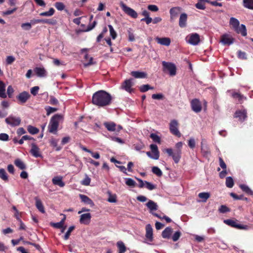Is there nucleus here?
I'll return each instance as SVG.
<instances>
[{"label": "nucleus", "mask_w": 253, "mask_h": 253, "mask_svg": "<svg viewBox=\"0 0 253 253\" xmlns=\"http://www.w3.org/2000/svg\"><path fill=\"white\" fill-rule=\"evenodd\" d=\"M0 97L2 98H5L7 97L5 93V85L1 81H0Z\"/></svg>", "instance_id": "nucleus-31"}, {"label": "nucleus", "mask_w": 253, "mask_h": 253, "mask_svg": "<svg viewBox=\"0 0 253 253\" xmlns=\"http://www.w3.org/2000/svg\"><path fill=\"white\" fill-rule=\"evenodd\" d=\"M152 153L150 152H147V155L151 159L154 160H158L159 158V151L158 150V146L156 144H152L150 146Z\"/></svg>", "instance_id": "nucleus-7"}, {"label": "nucleus", "mask_w": 253, "mask_h": 253, "mask_svg": "<svg viewBox=\"0 0 253 253\" xmlns=\"http://www.w3.org/2000/svg\"><path fill=\"white\" fill-rule=\"evenodd\" d=\"M226 186L228 188H232L234 186V181L233 178L230 177H227L226 178Z\"/></svg>", "instance_id": "nucleus-42"}, {"label": "nucleus", "mask_w": 253, "mask_h": 253, "mask_svg": "<svg viewBox=\"0 0 253 253\" xmlns=\"http://www.w3.org/2000/svg\"><path fill=\"white\" fill-rule=\"evenodd\" d=\"M104 125L109 131H114L116 130V125L114 122H106Z\"/></svg>", "instance_id": "nucleus-32"}, {"label": "nucleus", "mask_w": 253, "mask_h": 253, "mask_svg": "<svg viewBox=\"0 0 253 253\" xmlns=\"http://www.w3.org/2000/svg\"><path fill=\"white\" fill-rule=\"evenodd\" d=\"M108 27L109 28L110 36H111L113 39H115L117 37V34L115 31L114 30L113 26L111 25H108Z\"/></svg>", "instance_id": "nucleus-53"}, {"label": "nucleus", "mask_w": 253, "mask_h": 253, "mask_svg": "<svg viewBox=\"0 0 253 253\" xmlns=\"http://www.w3.org/2000/svg\"><path fill=\"white\" fill-rule=\"evenodd\" d=\"M80 197L82 202L84 203L89 205L91 206H93L94 205L93 201L86 195L80 194Z\"/></svg>", "instance_id": "nucleus-29"}, {"label": "nucleus", "mask_w": 253, "mask_h": 253, "mask_svg": "<svg viewBox=\"0 0 253 253\" xmlns=\"http://www.w3.org/2000/svg\"><path fill=\"white\" fill-rule=\"evenodd\" d=\"M195 6L197 8L201 10H204L206 8L205 3L202 2L201 1H199L197 3L195 4Z\"/></svg>", "instance_id": "nucleus-62"}, {"label": "nucleus", "mask_w": 253, "mask_h": 253, "mask_svg": "<svg viewBox=\"0 0 253 253\" xmlns=\"http://www.w3.org/2000/svg\"><path fill=\"white\" fill-rule=\"evenodd\" d=\"M57 23V21L54 19H42V23H46L51 25H55Z\"/></svg>", "instance_id": "nucleus-43"}, {"label": "nucleus", "mask_w": 253, "mask_h": 253, "mask_svg": "<svg viewBox=\"0 0 253 253\" xmlns=\"http://www.w3.org/2000/svg\"><path fill=\"white\" fill-rule=\"evenodd\" d=\"M62 179L63 177L61 176H54L52 179V182L54 185L63 187L65 186V183Z\"/></svg>", "instance_id": "nucleus-17"}, {"label": "nucleus", "mask_w": 253, "mask_h": 253, "mask_svg": "<svg viewBox=\"0 0 253 253\" xmlns=\"http://www.w3.org/2000/svg\"><path fill=\"white\" fill-rule=\"evenodd\" d=\"M120 6L122 8L123 10L130 17L136 18H137L138 15L137 12L133 10V9L128 7L126 6L124 3L121 2L120 3Z\"/></svg>", "instance_id": "nucleus-10"}, {"label": "nucleus", "mask_w": 253, "mask_h": 253, "mask_svg": "<svg viewBox=\"0 0 253 253\" xmlns=\"http://www.w3.org/2000/svg\"><path fill=\"white\" fill-rule=\"evenodd\" d=\"M40 88L38 86H35L32 87L30 89L31 93L34 96H36L39 91Z\"/></svg>", "instance_id": "nucleus-63"}, {"label": "nucleus", "mask_w": 253, "mask_h": 253, "mask_svg": "<svg viewBox=\"0 0 253 253\" xmlns=\"http://www.w3.org/2000/svg\"><path fill=\"white\" fill-rule=\"evenodd\" d=\"M233 42L234 39L229 35L224 34L221 37L220 42L223 45H230Z\"/></svg>", "instance_id": "nucleus-13"}, {"label": "nucleus", "mask_w": 253, "mask_h": 253, "mask_svg": "<svg viewBox=\"0 0 253 253\" xmlns=\"http://www.w3.org/2000/svg\"><path fill=\"white\" fill-rule=\"evenodd\" d=\"M112 101V96L107 91L100 90L93 94L92 103L99 107L109 105Z\"/></svg>", "instance_id": "nucleus-1"}, {"label": "nucleus", "mask_w": 253, "mask_h": 253, "mask_svg": "<svg viewBox=\"0 0 253 253\" xmlns=\"http://www.w3.org/2000/svg\"><path fill=\"white\" fill-rule=\"evenodd\" d=\"M224 222L229 226L239 229L248 230L250 228L249 226L239 224L236 221L232 219L224 220Z\"/></svg>", "instance_id": "nucleus-8"}, {"label": "nucleus", "mask_w": 253, "mask_h": 253, "mask_svg": "<svg viewBox=\"0 0 253 253\" xmlns=\"http://www.w3.org/2000/svg\"><path fill=\"white\" fill-rule=\"evenodd\" d=\"M243 5L246 8L253 9V0H243Z\"/></svg>", "instance_id": "nucleus-37"}, {"label": "nucleus", "mask_w": 253, "mask_h": 253, "mask_svg": "<svg viewBox=\"0 0 253 253\" xmlns=\"http://www.w3.org/2000/svg\"><path fill=\"white\" fill-rule=\"evenodd\" d=\"M55 10L53 8H50L48 11L43 12L40 13V15L42 16H51L54 13Z\"/></svg>", "instance_id": "nucleus-40"}, {"label": "nucleus", "mask_w": 253, "mask_h": 253, "mask_svg": "<svg viewBox=\"0 0 253 253\" xmlns=\"http://www.w3.org/2000/svg\"><path fill=\"white\" fill-rule=\"evenodd\" d=\"M117 247L119 249L118 253H125L126 250L125 244L122 241H118L117 243Z\"/></svg>", "instance_id": "nucleus-33"}, {"label": "nucleus", "mask_w": 253, "mask_h": 253, "mask_svg": "<svg viewBox=\"0 0 253 253\" xmlns=\"http://www.w3.org/2000/svg\"><path fill=\"white\" fill-rule=\"evenodd\" d=\"M229 23L234 29L238 27L240 24L239 20L234 17H231L230 18Z\"/></svg>", "instance_id": "nucleus-39"}, {"label": "nucleus", "mask_w": 253, "mask_h": 253, "mask_svg": "<svg viewBox=\"0 0 253 253\" xmlns=\"http://www.w3.org/2000/svg\"><path fill=\"white\" fill-rule=\"evenodd\" d=\"M130 74L132 76L136 79H144L147 78V74L144 72L132 71Z\"/></svg>", "instance_id": "nucleus-24"}, {"label": "nucleus", "mask_w": 253, "mask_h": 253, "mask_svg": "<svg viewBox=\"0 0 253 253\" xmlns=\"http://www.w3.org/2000/svg\"><path fill=\"white\" fill-rule=\"evenodd\" d=\"M163 70L164 72H168L171 76H174L176 73V67L174 64L166 61L162 62Z\"/></svg>", "instance_id": "nucleus-4"}, {"label": "nucleus", "mask_w": 253, "mask_h": 253, "mask_svg": "<svg viewBox=\"0 0 253 253\" xmlns=\"http://www.w3.org/2000/svg\"><path fill=\"white\" fill-rule=\"evenodd\" d=\"M50 143L52 146L56 148V151H59L61 149V147L57 146L58 140L55 139V138H52L50 140Z\"/></svg>", "instance_id": "nucleus-41"}, {"label": "nucleus", "mask_w": 253, "mask_h": 253, "mask_svg": "<svg viewBox=\"0 0 253 253\" xmlns=\"http://www.w3.org/2000/svg\"><path fill=\"white\" fill-rule=\"evenodd\" d=\"M191 106L192 110L195 113H198L202 110V105L200 100L197 98L191 100Z\"/></svg>", "instance_id": "nucleus-11"}, {"label": "nucleus", "mask_w": 253, "mask_h": 253, "mask_svg": "<svg viewBox=\"0 0 253 253\" xmlns=\"http://www.w3.org/2000/svg\"><path fill=\"white\" fill-rule=\"evenodd\" d=\"M27 130L28 132L31 134H36L39 132V129L31 125H29L27 126Z\"/></svg>", "instance_id": "nucleus-38"}, {"label": "nucleus", "mask_w": 253, "mask_h": 253, "mask_svg": "<svg viewBox=\"0 0 253 253\" xmlns=\"http://www.w3.org/2000/svg\"><path fill=\"white\" fill-rule=\"evenodd\" d=\"M35 201L36 206L38 210L42 213H44L45 210L42 201L37 197L35 198Z\"/></svg>", "instance_id": "nucleus-30"}, {"label": "nucleus", "mask_w": 253, "mask_h": 253, "mask_svg": "<svg viewBox=\"0 0 253 253\" xmlns=\"http://www.w3.org/2000/svg\"><path fill=\"white\" fill-rule=\"evenodd\" d=\"M91 217V216L90 213L82 214L80 216V222L81 224L87 225L90 221Z\"/></svg>", "instance_id": "nucleus-15"}, {"label": "nucleus", "mask_w": 253, "mask_h": 253, "mask_svg": "<svg viewBox=\"0 0 253 253\" xmlns=\"http://www.w3.org/2000/svg\"><path fill=\"white\" fill-rule=\"evenodd\" d=\"M14 164L15 166L19 168L20 169H26L25 164L20 159H17L15 160Z\"/></svg>", "instance_id": "nucleus-36"}, {"label": "nucleus", "mask_w": 253, "mask_h": 253, "mask_svg": "<svg viewBox=\"0 0 253 253\" xmlns=\"http://www.w3.org/2000/svg\"><path fill=\"white\" fill-rule=\"evenodd\" d=\"M21 27L24 30H29L32 28V25L30 23H25L21 24Z\"/></svg>", "instance_id": "nucleus-58"}, {"label": "nucleus", "mask_w": 253, "mask_h": 253, "mask_svg": "<svg viewBox=\"0 0 253 253\" xmlns=\"http://www.w3.org/2000/svg\"><path fill=\"white\" fill-rule=\"evenodd\" d=\"M198 197L202 199L203 202H206L210 197V194L209 192H201L198 194Z\"/></svg>", "instance_id": "nucleus-34"}, {"label": "nucleus", "mask_w": 253, "mask_h": 253, "mask_svg": "<svg viewBox=\"0 0 253 253\" xmlns=\"http://www.w3.org/2000/svg\"><path fill=\"white\" fill-rule=\"evenodd\" d=\"M165 151L169 156L172 158V159L176 164L179 162L181 157V151H176L171 148H168L166 149Z\"/></svg>", "instance_id": "nucleus-5"}, {"label": "nucleus", "mask_w": 253, "mask_h": 253, "mask_svg": "<svg viewBox=\"0 0 253 253\" xmlns=\"http://www.w3.org/2000/svg\"><path fill=\"white\" fill-rule=\"evenodd\" d=\"M126 184L130 187H134L136 182L135 181L130 178H126Z\"/></svg>", "instance_id": "nucleus-48"}, {"label": "nucleus", "mask_w": 253, "mask_h": 253, "mask_svg": "<svg viewBox=\"0 0 253 253\" xmlns=\"http://www.w3.org/2000/svg\"><path fill=\"white\" fill-rule=\"evenodd\" d=\"M188 145L190 148H194L196 145L195 139L193 137L190 138L188 140Z\"/></svg>", "instance_id": "nucleus-56"}, {"label": "nucleus", "mask_w": 253, "mask_h": 253, "mask_svg": "<svg viewBox=\"0 0 253 253\" xmlns=\"http://www.w3.org/2000/svg\"><path fill=\"white\" fill-rule=\"evenodd\" d=\"M30 94L27 91H24L17 96V99L19 100L21 104H24L30 98Z\"/></svg>", "instance_id": "nucleus-12"}, {"label": "nucleus", "mask_w": 253, "mask_h": 253, "mask_svg": "<svg viewBox=\"0 0 253 253\" xmlns=\"http://www.w3.org/2000/svg\"><path fill=\"white\" fill-rule=\"evenodd\" d=\"M45 110L46 111V115L49 116L50 114L56 112L57 110V109L56 108L51 107L50 106H47L45 108Z\"/></svg>", "instance_id": "nucleus-52"}, {"label": "nucleus", "mask_w": 253, "mask_h": 253, "mask_svg": "<svg viewBox=\"0 0 253 253\" xmlns=\"http://www.w3.org/2000/svg\"><path fill=\"white\" fill-rule=\"evenodd\" d=\"M235 117L239 118L241 122L244 121L247 117V113L245 110H238L235 112Z\"/></svg>", "instance_id": "nucleus-21"}, {"label": "nucleus", "mask_w": 253, "mask_h": 253, "mask_svg": "<svg viewBox=\"0 0 253 253\" xmlns=\"http://www.w3.org/2000/svg\"><path fill=\"white\" fill-rule=\"evenodd\" d=\"M178 123L176 120H171L169 124V130L173 135L177 137H180L181 133L178 129Z\"/></svg>", "instance_id": "nucleus-9"}, {"label": "nucleus", "mask_w": 253, "mask_h": 253, "mask_svg": "<svg viewBox=\"0 0 253 253\" xmlns=\"http://www.w3.org/2000/svg\"><path fill=\"white\" fill-rule=\"evenodd\" d=\"M154 89L153 87H151L149 84H143L140 86L139 89L140 91L142 92H144L148 91L149 89Z\"/></svg>", "instance_id": "nucleus-45"}, {"label": "nucleus", "mask_w": 253, "mask_h": 253, "mask_svg": "<svg viewBox=\"0 0 253 253\" xmlns=\"http://www.w3.org/2000/svg\"><path fill=\"white\" fill-rule=\"evenodd\" d=\"M36 74L39 77H45L46 76V71L43 67H36L34 69Z\"/></svg>", "instance_id": "nucleus-22"}, {"label": "nucleus", "mask_w": 253, "mask_h": 253, "mask_svg": "<svg viewBox=\"0 0 253 253\" xmlns=\"http://www.w3.org/2000/svg\"><path fill=\"white\" fill-rule=\"evenodd\" d=\"M31 154L35 158L42 157L39 148L35 144H31Z\"/></svg>", "instance_id": "nucleus-16"}, {"label": "nucleus", "mask_w": 253, "mask_h": 253, "mask_svg": "<svg viewBox=\"0 0 253 253\" xmlns=\"http://www.w3.org/2000/svg\"><path fill=\"white\" fill-rule=\"evenodd\" d=\"M63 120V117L60 114H55L53 116L48 126V130L49 132L56 134L59 124Z\"/></svg>", "instance_id": "nucleus-2"}, {"label": "nucleus", "mask_w": 253, "mask_h": 253, "mask_svg": "<svg viewBox=\"0 0 253 253\" xmlns=\"http://www.w3.org/2000/svg\"><path fill=\"white\" fill-rule=\"evenodd\" d=\"M232 97L234 98L238 99L240 103H241V101H242L243 99L246 98L243 95L237 92L233 93Z\"/></svg>", "instance_id": "nucleus-46"}, {"label": "nucleus", "mask_w": 253, "mask_h": 253, "mask_svg": "<svg viewBox=\"0 0 253 253\" xmlns=\"http://www.w3.org/2000/svg\"><path fill=\"white\" fill-rule=\"evenodd\" d=\"M5 122L7 125L14 127L19 126L21 120L20 117L11 115L5 119Z\"/></svg>", "instance_id": "nucleus-6"}, {"label": "nucleus", "mask_w": 253, "mask_h": 253, "mask_svg": "<svg viewBox=\"0 0 253 253\" xmlns=\"http://www.w3.org/2000/svg\"><path fill=\"white\" fill-rule=\"evenodd\" d=\"M9 136L7 134L4 133H0V140L3 141H8Z\"/></svg>", "instance_id": "nucleus-64"}, {"label": "nucleus", "mask_w": 253, "mask_h": 253, "mask_svg": "<svg viewBox=\"0 0 253 253\" xmlns=\"http://www.w3.org/2000/svg\"><path fill=\"white\" fill-rule=\"evenodd\" d=\"M180 12V9L179 7H175L171 8L169 10L171 20H173L176 18Z\"/></svg>", "instance_id": "nucleus-23"}, {"label": "nucleus", "mask_w": 253, "mask_h": 253, "mask_svg": "<svg viewBox=\"0 0 253 253\" xmlns=\"http://www.w3.org/2000/svg\"><path fill=\"white\" fill-rule=\"evenodd\" d=\"M150 137L152 140L157 143H160L161 142V138L160 137L156 134L155 133H151L150 135Z\"/></svg>", "instance_id": "nucleus-51"}, {"label": "nucleus", "mask_w": 253, "mask_h": 253, "mask_svg": "<svg viewBox=\"0 0 253 253\" xmlns=\"http://www.w3.org/2000/svg\"><path fill=\"white\" fill-rule=\"evenodd\" d=\"M155 40L158 43L161 45L169 46L170 43V40L169 38L157 37Z\"/></svg>", "instance_id": "nucleus-20"}, {"label": "nucleus", "mask_w": 253, "mask_h": 253, "mask_svg": "<svg viewBox=\"0 0 253 253\" xmlns=\"http://www.w3.org/2000/svg\"><path fill=\"white\" fill-rule=\"evenodd\" d=\"M188 41V42L192 45H197L200 42L199 35L197 33L190 35Z\"/></svg>", "instance_id": "nucleus-14"}, {"label": "nucleus", "mask_w": 253, "mask_h": 253, "mask_svg": "<svg viewBox=\"0 0 253 253\" xmlns=\"http://www.w3.org/2000/svg\"><path fill=\"white\" fill-rule=\"evenodd\" d=\"M146 205L147 207L149 209L150 213H152L153 211L158 210V207L157 203H155L152 200H149Z\"/></svg>", "instance_id": "nucleus-26"}, {"label": "nucleus", "mask_w": 253, "mask_h": 253, "mask_svg": "<svg viewBox=\"0 0 253 253\" xmlns=\"http://www.w3.org/2000/svg\"><path fill=\"white\" fill-rule=\"evenodd\" d=\"M238 58L242 59H247V55L246 52L239 50L238 51Z\"/></svg>", "instance_id": "nucleus-61"}, {"label": "nucleus", "mask_w": 253, "mask_h": 253, "mask_svg": "<svg viewBox=\"0 0 253 253\" xmlns=\"http://www.w3.org/2000/svg\"><path fill=\"white\" fill-rule=\"evenodd\" d=\"M145 184L146 185V187L149 190H152L156 187L155 185L147 181H145Z\"/></svg>", "instance_id": "nucleus-60"}, {"label": "nucleus", "mask_w": 253, "mask_h": 253, "mask_svg": "<svg viewBox=\"0 0 253 253\" xmlns=\"http://www.w3.org/2000/svg\"><path fill=\"white\" fill-rule=\"evenodd\" d=\"M187 20V15L186 13H182L179 17V26L181 28H184L186 26V22Z\"/></svg>", "instance_id": "nucleus-25"}, {"label": "nucleus", "mask_w": 253, "mask_h": 253, "mask_svg": "<svg viewBox=\"0 0 253 253\" xmlns=\"http://www.w3.org/2000/svg\"><path fill=\"white\" fill-rule=\"evenodd\" d=\"M132 85V79H130L128 80H126L123 85V88L125 89L126 91L128 92H131L132 89H131V86Z\"/></svg>", "instance_id": "nucleus-18"}, {"label": "nucleus", "mask_w": 253, "mask_h": 253, "mask_svg": "<svg viewBox=\"0 0 253 253\" xmlns=\"http://www.w3.org/2000/svg\"><path fill=\"white\" fill-rule=\"evenodd\" d=\"M240 187L247 194L250 195H253V191L247 185L245 184H241L240 185Z\"/></svg>", "instance_id": "nucleus-35"}, {"label": "nucleus", "mask_w": 253, "mask_h": 253, "mask_svg": "<svg viewBox=\"0 0 253 253\" xmlns=\"http://www.w3.org/2000/svg\"><path fill=\"white\" fill-rule=\"evenodd\" d=\"M145 236L147 239H149L150 241L153 240V228L150 224H147L146 226V235Z\"/></svg>", "instance_id": "nucleus-19"}, {"label": "nucleus", "mask_w": 253, "mask_h": 253, "mask_svg": "<svg viewBox=\"0 0 253 253\" xmlns=\"http://www.w3.org/2000/svg\"><path fill=\"white\" fill-rule=\"evenodd\" d=\"M63 120V117L60 114H55L53 116L48 126V130L49 132L56 134L59 124Z\"/></svg>", "instance_id": "nucleus-3"}, {"label": "nucleus", "mask_w": 253, "mask_h": 253, "mask_svg": "<svg viewBox=\"0 0 253 253\" xmlns=\"http://www.w3.org/2000/svg\"><path fill=\"white\" fill-rule=\"evenodd\" d=\"M55 7L58 10H62L65 8L64 4L61 2H57L55 4Z\"/></svg>", "instance_id": "nucleus-59"}, {"label": "nucleus", "mask_w": 253, "mask_h": 253, "mask_svg": "<svg viewBox=\"0 0 253 253\" xmlns=\"http://www.w3.org/2000/svg\"><path fill=\"white\" fill-rule=\"evenodd\" d=\"M234 30L236 33L238 34H241L243 36L247 35L246 28L245 25L244 24H241L240 26V25L238 26V27L236 28Z\"/></svg>", "instance_id": "nucleus-28"}, {"label": "nucleus", "mask_w": 253, "mask_h": 253, "mask_svg": "<svg viewBox=\"0 0 253 253\" xmlns=\"http://www.w3.org/2000/svg\"><path fill=\"white\" fill-rule=\"evenodd\" d=\"M201 151L204 156H208L210 155V151L209 148L207 146L201 145Z\"/></svg>", "instance_id": "nucleus-49"}, {"label": "nucleus", "mask_w": 253, "mask_h": 253, "mask_svg": "<svg viewBox=\"0 0 253 253\" xmlns=\"http://www.w3.org/2000/svg\"><path fill=\"white\" fill-rule=\"evenodd\" d=\"M127 33L128 36V41L130 42H133L135 41V37L133 33L132 30L129 28L127 30Z\"/></svg>", "instance_id": "nucleus-50"}, {"label": "nucleus", "mask_w": 253, "mask_h": 253, "mask_svg": "<svg viewBox=\"0 0 253 253\" xmlns=\"http://www.w3.org/2000/svg\"><path fill=\"white\" fill-rule=\"evenodd\" d=\"M74 228H75L74 226H71L68 228L67 231L66 232V233H65V235L64 236V238L65 240H67L69 239L71 232L74 229Z\"/></svg>", "instance_id": "nucleus-54"}, {"label": "nucleus", "mask_w": 253, "mask_h": 253, "mask_svg": "<svg viewBox=\"0 0 253 253\" xmlns=\"http://www.w3.org/2000/svg\"><path fill=\"white\" fill-rule=\"evenodd\" d=\"M0 178L4 181L8 180V176L7 173L3 169H0Z\"/></svg>", "instance_id": "nucleus-44"}, {"label": "nucleus", "mask_w": 253, "mask_h": 253, "mask_svg": "<svg viewBox=\"0 0 253 253\" xmlns=\"http://www.w3.org/2000/svg\"><path fill=\"white\" fill-rule=\"evenodd\" d=\"M219 212L225 213L230 211V209L225 205H221L218 209Z\"/></svg>", "instance_id": "nucleus-57"}, {"label": "nucleus", "mask_w": 253, "mask_h": 253, "mask_svg": "<svg viewBox=\"0 0 253 253\" xmlns=\"http://www.w3.org/2000/svg\"><path fill=\"white\" fill-rule=\"evenodd\" d=\"M172 233V229L170 227H168L162 232V236L163 238L169 239Z\"/></svg>", "instance_id": "nucleus-27"}, {"label": "nucleus", "mask_w": 253, "mask_h": 253, "mask_svg": "<svg viewBox=\"0 0 253 253\" xmlns=\"http://www.w3.org/2000/svg\"><path fill=\"white\" fill-rule=\"evenodd\" d=\"M181 235V233L179 231H176L172 236L173 241H177Z\"/></svg>", "instance_id": "nucleus-55"}, {"label": "nucleus", "mask_w": 253, "mask_h": 253, "mask_svg": "<svg viewBox=\"0 0 253 253\" xmlns=\"http://www.w3.org/2000/svg\"><path fill=\"white\" fill-rule=\"evenodd\" d=\"M152 171L158 176H161L163 174L162 170L157 167H153L152 169Z\"/></svg>", "instance_id": "nucleus-47"}]
</instances>
